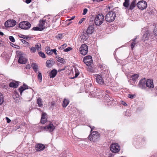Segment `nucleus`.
<instances>
[{
  "instance_id": "nucleus-44",
  "label": "nucleus",
  "mask_w": 157,
  "mask_h": 157,
  "mask_svg": "<svg viewBox=\"0 0 157 157\" xmlns=\"http://www.w3.org/2000/svg\"><path fill=\"white\" fill-rule=\"evenodd\" d=\"M113 5L112 4H109L108 6V9H109V10L111 9V10H112V9H113Z\"/></svg>"
},
{
  "instance_id": "nucleus-14",
  "label": "nucleus",
  "mask_w": 157,
  "mask_h": 157,
  "mask_svg": "<svg viewBox=\"0 0 157 157\" xmlns=\"http://www.w3.org/2000/svg\"><path fill=\"white\" fill-rule=\"evenodd\" d=\"M27 59L23 55H20L18 60V62L21 64H24L27 62Z\"/></svg>"
},
{
  "instance_id": "nucleus-25",
  "label": "nucleus",
  "mask_w": 157,
  "mask_h": 157,
  "mask_svg": "<svg viewBox=\"0 0 157 157\" xmlns=\"http://www.w3.org/2000/svg\"><path fill=\"white\" fill-rule=\"evenodd\" d=\"M36 103L39 107H42L43 105L42 99L40 98H39L37 99Z\"/></svg>"
},
{
  "instance_id": "nucleus-36",
  "label": "nucleus",
  "mask_w": 157,
  "mask_h": 157,
  "mask_svg": "<svg viewBox=\"0 0 157 157\" xmlns=\"http://www.w3.org/2000/svg\"><path fill=\"white\" fill-rule=\"evenodd\" d=\"M38 54L39 56L42 58H45V55L44 53L40 52H39Z\"/></svg>"
},
{
  "instance_id": "nucleus-41",
  "label": "nucleus",
  "mask_w": 157,
  "mask_h": 157,
  "mask_svg": "<svg viewBox=\"0 0 157 157\" xmlns=\"http://www.w3.org/2000/svg\"><path fill=\"white\" fill-rule=\"evenodd\" d=\"M63 37V34H58L56 36V38L59 39H61Z\"/></svg>"
},
{
  "instance_id": "nucleus-50",
  "label": "nucleus",
  "mask_w": 157,
  "mask_h": 157,
  "mask_svg": "<svg viewBox=\"0 0 157 157\" xmlns=\"http://www.w3.org/2000/svg\"><path fill=\"white\" fill-rule=\"evenodd\" d=\"M85 19V18H82L79 21L78 24H81L84 21Z\"/></svg>"
},
{
  "instance_id": "nucleus-16",
  "label": "nucleus",
  "mask_w": 157,
  "mask_h": 157,
  "mask_svg": "<svg viewBox=\"0 0 157 157\" xmlns=\"http://www.w3.org/2000/svg\"><path fill=\"white\" fill-rule=\"evenodd\" d=\"M47 23L46 20H43L40 21L39 26L42 30L46 27Z\"/></svg>"
},
{
  "instance_id": "nucleus-1",
  "label": "nucleus",
  "mask_w": 157,
  "mask_h": 157,
  "mask_svg": "<svg viewBox=\"0 0 157 157\" xmlns=\"http://www.w3.org/2000/svg\"><path fill=\"white\" fill-rule=\"evenodd\" d=\"M104 16L101 13H99L96 15L95 17L94 22L97 26L101 25L104 21Z\"/></svg>"
},
{
  "instance_id": "nucleus-17",
  "label": "nucleus",
  "mask_w": 157,
  "mask_h": 157,
  "mask_svg": "<svg viewBox=\"0 0 157 157\" xmlns=\"http://www.w3.org/2000/svg\"><path fill=\"white\" fill-rule=\"evenodd\" d=\"M19 82L18 81H13L10 83V87L12 88H16L19 85Z\"/></svg>"
},
{
  "instance_id": "nucleus-51",
  "label": "nucleus",
  "mask_w": 157,
  "mask_h": 157,
  "mask_svg": "<svg viewBox=\"0 0 157 157\" xmlns=\"http://www.w3.org/2000/svg\"><path fill=\"white\" fill-rule=\"evenodd\" d=\"M40 29L38 27H34L33 28V29L34 30H39Z\"/></svg>"
},
{
  "instance_id": "nucleus-8",
  "label": "nucleus",
  "mask_w": 157,
  "mask_h": 157,
  "mask_svg": "<svg viewBox=\"0 0 157 157\" xmlns=\"http://www.w3.org/2000/svg\"><path fill=\"white\" fill-rule=\"evenodd\" d=\"M137 6L139 9L144 10L147 7V3L144 1H140L137 4Z\"/></svg>"
},
{
  "instance_id": "nucleus-6",
  "label": "nucleus",
  "mask_w": 157,
  "mask_h": 157,
  "mask_svg": "<svg viewBox=\"0 0 157 157\" xmlns=\"http://www.w3.org/2000/svg\"><path fill=\"white\" fill-rule=\"evenodd\" d=\"M83 61L88 66H90L93 62V60L91 56H88L84 57Z\"/></svg>"
},
{
  "instance_id": "nucleus-19",
  "label": "nucleus",
  "mask_w": 157,
  "mask_h": 157,
  "mask_svg": "<svg viewBox=\"0 0 157 157\" xmlns=\"http://www.w3.org/2000/svg\"><path fill=\"white\" fill-rule=\"evenodd\" d=\"M89 34L86 32H84L82 33V34L80 36V38L82 40H83L86 41L89 37Z\"/></svg>"
},
{
  "instance_id": "nucleus-49",
  "label": "nucleus",
  "mask_w": 157,
  "mask_h": 157,
  "mask_svg": "<svg viewBox=\"0 0 157 157\" xmlns=\"http://www.w3.org/2000/svg\"><path fill=\"white\" fill-rule=\"evenodd\" d=\"M154 33L155 35L157 36V28H155L154 31Z\"/></svg>"
},
{
  "instance_id": "nucleus-13",
  "label": "nucleus",
  "mask_w": 157,
  "mask_h": 157,
  "mask_svg": "<svg viewBox=\"0 0 157 157\" xmlns=\"http://www.w3.org/2000/svg\"><path fill=\"white\" fill-rule=\"evenodd\" d=\"M146 87L148 88H152L154 87L153 81L152 80L148 79L146 80Z\"/></svg>"
},
{
  "instance_id": "nucleus-61",
  "label": "nucleus",
  "mask_w": 157,
  "mask_h": 157,
  "mask_svg": "<svg viewBox=\"0 0 157 157\" xmlns=\"http://www.w3.org/2000/svg\"><path fill=\"white\" fill-rule=\"evenodd\" d=\"M90 128H91V132L94 129V127H93L92 128H91V127H90Z\"/></svg>"
},
{
  "instance_id": "nucleus-31",
  "label": "nucleus",
  "mask_w": 157,
  "mask_h": 157,
  "mask_svg": "<svg viewBox=\"0 0 157 157\" xmlns=\"http://www.w3.org/2000/svg\"><path fill=\"white\" fill-rule=\"evenodd\" d=\"M38 79L39 82H41L42 81V74L40 72H38Z\"/></svg>"
},
{
  "instance_id": "nucleus-5",
  "label": "nucleus",
  "mask_w": 157,
  "mask_h": 157,
  "mask_svg": "<svg viewBox=\"0 0 157 157\" xmlns=\"http://www.w3.org/2000/svg\"><path fill=\"white\" fill-rule=\"evenodd\" d=\"M111 151L114 153H117L120 151L119 146L117 143H112L110 146Z\"/></svg>"
},
{
  "instance_id": "nucleus-28",
  "label": "nucleus",
  "mask_w": 157,
  "mask_h": 157,
  "mask_svg": "<svg viewBox=\"0 0 157 157\" xmlns=\"http://www.w3.org/2000/svg\"><path fill=\"white\" fill-rule=\"evenodd\" d=\"M46 66L48 67H50L53 65V62H52L49 60H48L46 62Z\"/></svg>"
},
{
  "instance_id": "nucleus-20",
  "label": "nucleus",
  "mask_w": 157,
  "mask_h": 157,
  "mask_svg": "<svg viewBox=\"0 0 157 157\" xmlns=\"http://www.w3.org/2000/svg\"><path fill=\"white\" fill-rule=\"evenodd\" d=\"M28 86L25 85V84H24L22 86H20V87L19 88V90L21 95L24 90L26 89H28Z\"/></svg>"
},
{
  "instance_id": "nucleus-24",
  "label": "nucleus",
  "mask_w": 157,
  "mask_h": 157,
  "mask_svg": "<svg viewBox=\"0 0 157 157\" xmlns=\"http://www.w3.org/2000/svg\"><path fill=\"white\" fill-rule=\"evenodd\" d=\"M139 76L138 74H135L132 75L131 77V79L133 81H135L137 79Z\"/></svg>"
},
{
  "instance_id": "nucleus-60",
  "label": "nucleus",
  "mask_w": 157,
  "mask_h": 157,
  "mask_svg": "<svg viewBox=\"0 0 157 157\" xmlns=\"http://www.w3.org/2000/svg\"><path fill=\"white\" fill-rule=\"evenodd\" d=\"M0 35H1V36H3L4 35V34L3 33L0 31Z\"/></svg>"
},
{
  "instance_id": "nucleus-9",
  "label": "nucleus",
  "mask_w": 157,
  "mask_h": 157,
  "mask_svg": "<svg viewBox=\"0 0 157 157\" xmlns=\"http://www.w3.org/2000/svg\"><path fill=\"white\" fill-rule=\"evenodd\" d=\"M16 23V21L14 20H8L5 23V25L7 28L11 27L14 26Z\"/></svg>"
},
{
  "instance_id": "nucleus-15",
  "label": "nucleus",
  "mask_w": 157,
  "mask_h": 157,
  "mask_svg": "<svg viewBox=\"0 0 157 157\" xmlns=\"http://www.w3.org/2000/svg\"><path fill=\"white\" fill-rule=\"evenodd\" d=\"M45 148V145L41 144H38L36 145V150L37 151H43Z\"/></svg>"
},
{
  "instance_id": "nucleus-62",
  "label": "nucleus",
  "mask_w": 157,
  "mask_h": 157,
  "mask_svg": "<svg viewBox=\"0 0 157 157\" xmlns=\"http://www.w3.org/2000/svg\"><path fill=\"white\" fill-rule=\"evenodd\" d=\"M2 41L0 39V46H1L2 45Z\"/></svg>"
},
{
  "instance_id": "nucleus-3",
  "label": "nucleus",
  "mask_w": 157,
  "mask_h": 157,
  "mask_svg": "<svg viewBox=\"0 0 157 157\" xmlns=\"http://www.w3.org/2000/svg\"><path fill=\"white\" fill-rule=\"evenodd\" d=\"M100 135L97 131H93L89 136V139L91 141L96 142L100 139Z\"/></svg>"
},
{
  "instance_id": "nucleus-48",
  "label": "nucleus",
  "mask_w": 157,
  "mask_h": 157,
  "mask_svg": "<svg viewBox=\"0 0 157 157\" xmlns=\"http://www.w3.org/2000/svg\"><path fill=\"white\" fill-rule=\"evenodd\" d=\"M47 114L45 113L44 112H43L41 118H46V116Z\"/></svg>"
},
{
  "instance_id": "nucleus-63",
  "label": "nucleus",
  "mask_w": 157,
  "mask_h": 157,
  "mask_svg": "<svg viewBox=\"0 0 157 157\" xmlns=\"http://www.w3.org/2000/svg\"><path fill=\"white\" fill-rule=\"evenodd\" d=\"M123 104H124V105H127V104H126V103H125V102H124V103Z\"/></svg>"
},
{
  "instance_id": "nucleus-18",
  "label": "nucleus",
  "mask_w": 157,
  "mask_h": 157,
  "mask_svg": "<svg viewBox=\"0 0 157 157\" xmlns=\"http://www.w3.org/2000/svg\"><path fill=\"white\" fill-rule=\"evenodd\" d=\"M94 25H90L86 32L89 34H92L94 31Z\"/></svg>"
},
{
  "instance_id": "nucleus-30",
  "label": "nucleus",
  "mask_w": 157,
  "mask_h": 157,
  "mask_svg": "<svg viewBox=\"0 0 157 157\" xmlns=\"http://www.w3.org/2000/svg\"><path fill=\"white\" fill-rule=\"evenodd\" d=\"M148 39V34L147 33H145L143 35V40L144 41H145L146 40H147Z\"/></svg>"
},
{
  "instance_id": "nucleus-47",
  "label": "nucleus",
  "mask_w": 157,
  "mask_h": 157,
  "mask_svg": "<svg viewBox=\"0 0 157 157\" xmlns=\"http://www.w3.org/2000/svg\"><path fill=\"white\" fill-rule=\"evenodd\" d=\"M88 11V10L86 8H85L83 10V12L82 13V15H84L86 14Z\"/></svg>"
},
{
  "instance_id": "nucleus-29",
  "label": "nucleus",
  "mask_w": 157,
  "mask_h": 157,
  "mask_svg": "<svg viewBox=\"0 0 157 157\" xmlns=\"http://www.w3.org/2000/svg\"><path fill=\"white\" fill-rule=\"evenodd\" d=\"M136 38H135L134 39L132 40L133 42L132 43V44L131 45V48L132 50L133 49V48L135 47L136 44Z\"/></svg>"
},
{
  "instance_id": "nucleus-42",
  "label": "nucleus",
  "mask_w": 157,
  "mask_h": 157,
  "mask_svg": "<svg viewBox=\"0 0 157 157\" xmlns=\"http://www.w3.org/2000/svg\"><path fill=\"white\" fill-rule=\"evenodd\" d=\"M21 40L24 44H25L27 46H29V43L25 40Z\"/></svg>"
},
{
  "instance_id": "nucleus-34",
  "label": "nucleus",
  "mask_w": 157,
  "mask_h": 157,
  "mask_svg": "<svg viewBox=\"0 0 157 157\" xmlns=\"http://www.w3.org/2000/svg\"><path fill=\"white\" fill-rule=\"evenodd\" d=\"M3 96L1 93H0V105L3 103Z\"/></svg>"
},
{
  "instance_id": "nucleus-58",
  "label": "nucleus",
  "mask_w": 157,
  "mask_h": 157,
  "mask_svg": "<svg viewBox=\"0 0 157 157\" xmlns=\"http://www.w3.org/2000/svg\"><path fill=\"white\" fill-rule=\"evenodd\" d=\"M75 16H73V17H71V18L70 19H69L68 20L69 21H70L71 20H73L75 18Z\"/></svg>"
},
{
  "instance_id": "nucleus-52",
  "label": "nucleus",
  "mask_w": 157,
  "mask_h": 157,
  "mask_svg": "<svg viewBox=\"0 0 157 157\" xmlns=\"http://www.w3.org/2000/svg\"><path fill=\"white\" fill-rule=\"evenodd\" d=\"M52 53H53V52H54L55 55H56L57 50L56 49H52Z\"/></svg>"
},
{
  "instance_id": "nucleus-40",
  "label": "nucleus",
  "mask_w": 157,
  "mask_h": 157,
  "mask_svg": "<svg viewBox=\"0 0 157 157\" xmlns=\"http://www.w3.org/2000/svg\"><path fill=\"white\" fill-rule=\"evenodd\" d=\"M10 40L12 42H14L15 41V40L14 38L12 36H10L9 37Z\"/></svg>"
},
{
  "instance_id": "nucleus-35",
  "label": "nucleus",
  "mask_w": 157,
  "mask_h": 157,
  "mask_svg": "<svg viewBox=\"0 0 157 157\" xmlns=\"http://www.w3.org/2000/svg\"><path fill=\"white\" fill-rule=\"evenodd\" d=\"M57 60L59 62L61 63H64V59H63L59 57H58V58H57Z\"/></svg>"
},
{
  "instance_id": "nucleus-26",
  "label": "nucleus",
  "mask_w": 157,
  "mask_h": 157,
  "mask_svg": "<svg viewBox=\"0 0 157 157\" xmlns=\"http://www.w3.org/2000/svg\"><path fill=\"white\" fill-rule=\"evenodd\" d=\"M69 103V100L66 99H64L62 104L63 107L65 108L68 105Z\"/></svg>"
},
{
  "instance_id": "nucleus-11",
  "label": "nucleus",
  "mask_w": 157,
  "mask_h": 157,
  "mask_svg": "<svg viewBox=\"0 0 157 157\" xmlns=\"http://www.w3.org/2000/svg\"><path fill=\"white\" fill-rule=\"evenodd\" d=\"M43 130L46 131H49L51 132H52L55 129V127L53 124H50L48 125L43 127Z\"/></svg>"
},
{
  "instance_id": "nucleus-46",
  "label": "nucleus",
  "mask_w": 157,
  "mask_h": 157,
  "mask_svg": "<svg viewBox=\"0 0 157 157\" xmlns=\"http://www.w3.org/2000/svg\"><path fill=\"white\" fill-rule=\"evenodd\" d=\"M72 48L71 47H69L65 49L64 50V51L65 52H67L71 50Z\"/></svg>"
},
{
  "instance_id": "nucleus-27",
  "label": "nucleus",
  "mask_w": 157,
  "mask_h": 157,
  "mask_svg": "<svg viewBox=\"0 0 157 157\" xmlns=\"http://www.w3.org/2000/svg\"><path fill=\"white\" fill-rule=\"evenodd\" d=\"M129 4V0H125L123 4V5L126 9H128Z\"/></svg>"
},
{
  "instance_id": "nucleus-45",
  "label": "nucleus",
  "mask_w": 157,
  "mask_h": 157,
  "mask_svg": "<svg viewBox=\"0 0 157 157\" xmlns=\"http://www.w3.org/2000/svg\"><path fill=\"white\" fill-rule=\"evenodd\" d=\"M135 96V95L134 94H128V97L131 99L133 98Z\"/></svg>"
},
{
  "instance_id": "nucleus-64",
  "label": "nucleus",
  "mask_w": 157,
  "mask_h": 157,
  "mask_svg": "<svg viewBox=\"0 0 157 157\" xmlns=\"http://www.w3.org/2000/svg\"><path fill=\"white\" fill-rule=\"evenodd\" d=\"M69 24V23H68V25Z\"/></svg>"
},
{
  "instance_id": "nucleus-4",
  "label": "nucleus",
  "mask_w": 157,
  "mask_h": 157,
  "mask_svg": "<svg viewBox=\"0 0 157 157\" xmlns=\"http://www.w3.org/2000/svg\"><path fill=\"white\" fill-rule=\"evenodd\" d=\"M19 27L22 29L27 30L31 27L30 24L26 21H23L20 22L19 25Z\"/></svg>"
},
{
  "instance_id": "nucleus-37",
  "label": "nucleus",
  "mask_w": 157,
  "mask_h": 157,
  "mask_svg": "<svg viewBox=\"0 0 157 157\" xmlns=\"http://www.w3.org/2000/svg\"><path fill=\"white\" fill-rule=\"evenodd\" d=\"M19 37L20 38H23L25 40H27L28 39L30 38L29 36L24 35H21V36H19Z\"/></svg>"
},
{
  "instance_id": "nucleus-55",
  "label": "nucleus",
  "mask_w": 157,
  "mask_h": 157,
  "mask_svg": "<svg viewBox=\"0 0 157 157\" xmlns=\"http://www.w3.org/2000/svg\"><path fill=\"white\" fill-rule=\"evenodd\" d=\"M94 2H99L101 1H103V0H92Z\"/></svg>"
},
{
  "instance_id": "nucleus-12",
  "label": "nucleus",
  "mask_w": 157,
  "mask_h": 157,
  "mask_svg": "<svg viewBox=\"0 0 157 157\" xmlns=\"http://www.w3.org/2000/svg\"><path fill=\"white\" fill-rule=\"evenodd\" d=\"M96 81L98 83L102 84L104 83L103 78L101 75H97L95 76Z\"/></svg>"
},
{
  "instance_id": "nucleus-56",
  "label": "nucleus",
  "mask_w": 157,
  "mask_h": 157,
  "mask_svg": "<svg viewBox=\"0 0 157 157\" xmlns=\"http://www.w3.org/2000/svg\"><path fill=\"white\" fill-rule=\"evenodd\" d=\"M32 0H26L25 1V2L27 3H29Z\"/></svg>"
},
{
  "instance_id": "nucleus-22",
  "label": "nucleus",
  "mask_w": 157,
  "mask_h": 157,
  "mask_svg": "<svg viewBox=\"0 0 157 157\" xmlns=\"http://www.w3.org/2000/svg\"><path fill=\"white\" fill-rule=\"evenodd\" d=\"M136 2L135 1H133L131 3L129 7H128V10H132L136 6Z\"/></svg>"
},
{
  "instance_id": "nucleus-43",
  "label": "nucleus",
  "mask_w": 157,
  "mask_h": 157,
  "mask_svg": "<svg viewBox=\"0 0 157 157\" xmlns=\"http://www.w3.org/2000/svg\"><path fill=\"white\" fill-rule=\"evenodd\" d=\"M46 118H41L40 121L42 123H43V124L44 123L46 122Z\"/></svg>"
},
{
  "instance_id": "nucleus-2",
  "label": "nucleus",
  "mask_w": 157,
  "mask_h": 157,
  "mask_svg": "<svg viewBox=\"0 0 157 157\" xmlns=\"http://www.w3.org/2000/svg\"><path fill=\"white\" fill-rule=\"evenodd\" d=\"M116 14L115 12L109 11L105 17L106 21L109 22L113 21L115 19Z\"/></svg>"
},
{
  "instance_id": "nucleus-33",
  "label": "nucleus",
  "mask_w": 157,
  "mask_h": 157,
  "mask_svg": "<svg viewBox=\"0 0 157 157\" xmlns=\"http://www.w3.org/2000/svg\"><path fill=\"white\" fill-rule=\"evenodd\" d=\"M19 97V94L16 91H15L14 92V94L13 95V97L14 99H15L16 98H18Z\"/></svg>"
},
{
  "instance_id": "nucleus-57",
  "label": "nucleus",
  "mask_w": 157,
  "mask_h": 157,
  "mask_svg": "<svg viewBox=\"0 0 157 157\" xmlns=\"http://www.w3.org/2000/svg\"><path fill=\"white\" fill-rule=\"evenodd\" d=\"M67 46V44H65L62 46V47L63 48L64 47H66Z\"/></svg>"
},
{
  "instance_id": "nucleus-53",
  "label": "nucleus",
  "mask_w": 157,
  "mask_h": 157,
  "mask_svg": "<svg viewBox=\"0 0 157 157\" xmlns=\"http://www.w3.org/2000/svg\"><path fill=\"white\" fill-rule=\"evenodd\" d=\"M79 73H76L75 74V76L73 78H75L77 77L79 75Z\"/></svg>"
},
{
  "instance_id": "nucleus-38",
  "label": "nucleus",
  "mask_w": 157,
  "mask_h": 157,
  "mask_svg": "<svg viewBox=\"0 0 157 157\" xmlns=\"http://www.w3.org/2000/svg\"><path fill=\"white\" fill-rule=\"evenodd\" d=\"M30 51L32 53H34L36 51V48L35 47H32L30 48Z\"/></svg>"
},
{
  "instance_id": "nucleus-21",
  "label": "nucleus",
  "mask_w": 157,
  "mask_h": 157,
  "mask_svg": "<svg viewBox=\"0 0 157 157\" xmlns=\"http://www.w3.org/2000/svg\"><path fill=\"white\" fill-rule=\"evenodd\" d=\"M31 67L34 71H35V72L36 73L37 71L38 67L37 64L35 63H32L31 64Z\"/></svg>"
},
{
  "instance_id": "nucleus-59",
  "label": "nucleus",
  "mask_w": 157,
  "mask_h": 157,
  "mask_svg": "<svg viewBox=\"0 0 157 157\" xmlns=\"http://www.w3.org/2000/svg\"><path fill=\"white\" fill-rule=\"evenodd\" d=\"M26 68L27 69H30V67L29 64H28L27 65Z\"/></svg>"
},
{
  "instance_id": "nucleus-32",
  "label": "nucleus",
  "mask_w": 157,
  "mask_h": 157,
  "mask_svg": "<svg viewBox=\"0 0 157 157\" xmlns=\"http://www.w3.org/2000/svg\"><path fill=\"white\" fill-rule=\"evenodd\" d=\"M35 47L36 48V50L38 51H39L41 50V45L40 43H38L36 44Z\"/></svg>"
},
{
  "instance_id": "nucleus-54",
  "label": "nucleus",
  "mask_w": 157,
  "mask_h": 157,
  "mask_svg": "<svg viewBox=\"0 0 157 157\" xmlns=\"http://www.w3.org/2000/svg\"><path fill=\"white\" fill-rule=\"evenodd\" d=\"M6 119L7 120V121L8 123H10L11 122V120L10 119H9L8 117H6Z\"/></svg>"
},
{
  "instance_id": "nucleus-7",
  "label": "nucleus",
  "mask_w": 157,
  "mask_h": 157,
  "mask_svg": "<svg viewBox=\"0 0 157 157\" xmlns=\"http://www.w3.org/2000/svg\"><path fill=\"white\" fill-rule=\"evenodd\" d=\"M88 51L87 46L85 44H82L80 48V53L83 55H85L87 53Z\"/></svg>"
},
{
  "instance_id": "nucleus-39",
  "label": "nucleus",
  "mask_w": 157,
  "mask_h": 157,
  "mask_svg": "<svg viewBox=\"0 0 157 157\" xmlns=\"http://www.w3.org/2000/svg\"><path fill=\"white\" fill-rule=\"evenodd\" d=\"M49 48L46 49L47 53L48 55H51L52 54V49L50 50V49L48 50Z\"/></svg>"
},
{
  "instance_id": "nucleus-23",
  "label": "nucleus",
  "mask_w": 157,
  "mask_h": 157,
  "mask_svg": "<svg viewBox=\"0 0 157 157\" xmlns=\"http://www.w3.org/2000/svg\"><path fill=\"white\" fill-rule=\"evenodd\" d=\"M57 71L54 69L52 70L50 72V77L51 78H54L56 75L57 74Z\"/></svg>"
},
{
  "instance_id": "nucleus-10",
  "label": "nucleus",
  "mask_w": 157,
  "mask_h": 157,
  "mask_svg": "<svg viewBox=\"0 0 157 157\" xmlns=\"http://www.w3.org/2000/svg\"><path fill=\"white\" fill-rule=\"evenodd\" d=\"M146 80L145 78L140 80L138 86L141 89L146 88Z\"/></svg>"
}]
</instances>
